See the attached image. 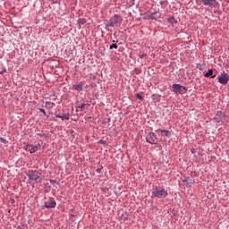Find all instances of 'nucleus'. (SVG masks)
<instances>
[{"label":"nucleus","instance_id":"nucleus-1","mask_svg":"<svg viewBox=\"0 0 229 229\" xmlns=\"http://www.w3.org/2000/svg\"><path fill=\"white\" fill-rule=\"evenodd\" d=\"M123 24V17L119 14H114L112 16L107 23H106V30L107 31L110 30L109 28H117Z\"/></svg>","mask_w":229,"mask_h":229},{"label":"nucleus","instance_id":"nucleus-2","mask_svg":"<svg viewBox=\"0 0 229 229\" xmlns=\"http://www.w3.org/2000/svg\"><path fill=\"white\" fill-rule=\"evenodd\" d=\"M26 176L29 177L30 182H38V183H42L45 176H42V173L37 170H29L26 172Z\"/></svg>","mask_w":229,"mask_h":229},{"label":"nucleus","instance_id":"nucleus-3","mask_svg":"<svg viewBox=\"0 0 229 229\" xmlns=\"http://www.w3.org/2000/svg\"><path fill=\"white\" fill-rule=\"evenodd\" d=\"M167 191L162 186H156L152 191L151 198L164 199L167 198Z\"/></svg>","mask_w":229,"mask_h":229},{"label":"nucleus","instance_id":"nucleus-4","mask_svg":"<svg viewBox=\"0 0 229 229\" xmlns=\"http://www.w3.org/2000/svg\"><path fill=\"white\" fill-rule=\"evenodd\" d=\"M217 80L222 85H227L229 81V74L225 72H223L220 73V75L217 76Z\"/></svg>","mask_w":229,"mask_h":229},{"label":"nucleus","instance_id":"nucleus-5","mask_svg":"<svg viewBox=\"0 0 229 229\" xmlns=\"http://www.w3.org/2000/svg\"><path fill=\"white\" fill-rule=\"evenodd\" d=\"M146 140L149 144H158V138L155 134V132H149L146 136Z\"/></svg>","mask_w":229,"mask_h":229},{"label":"nucleus","instance_id":"nucleus-6","mask_svg":"<svg viewBox=\"0 0 229 229\" xmlns=\"http://www.w3.org/2000/svg\"><path fill=\"white\" fill-rule=\"evenodd\" d=\"M45 208H55L56 207V200H55V198L50 197L47 200L44 202Z\"/></svg>","mask_w":229,"mask_h":229},{"label":"nucleus","instance_id":"nucleus-7","mask_svg":"<svg viewBox=\"0 0 229 229\" xmlns=\"http://www.w3.org/2000/svg\"><path fill=\"white\" fill-rule=\"evenodd\" d=\"M226 118V114L223 113L222 111H217L214 121L216 123V124H220V123H223V120Z\"/></svg>","mask_w":229,"mask_h":229},{"label":"nucleus","instance_id":"nucleus-8","mask_svg":"<svg viewBox=\"0 0 229 229\" xmlns=\"http://www.w3.org/2000/svg\"><path fill=\"white\" fill-rule=\"evenodd\" d=\"M173 89L175 94H184V92L187 90L185 87L180 84H173Z\"/></svg>","mask_w":229,"mask_h":229},{"label":"nucleus","instance_id":"nucleus-9","mask_svg":"<svg viewBox=\"0 0 229 229\" xmlns=\"http://www.w3.org/2000/svg\"><path fill=\"white\" fill-rule=\"evenodd\" d=\"M203 4L204 6L216 7L219 4V2L216 0H204Z\"/></svg>","mask_w":229,"mask_h":229},{"label":"nucleus","instance_id":"nucleus-10","mask_svg":"<svg viewBox=\"0 0 229 229\" xmlns=\"http://www.w3.org/2000/svg\"><path fill=\"white\" fill-rule=\"evenodd\" d=\"M147 17H148V19H152V21H158V19H160L162 15L160 14V13L156 12L148 14Z\"/></svg>","mask_w":229,"mask_h":229},{"label":"nucleus","instance_id":"nucleus-11","mask_svg":"<svg viewBox=\"0 0 229 229\" xmlns=\"http://www.w3.org/2000/svg\"><path fill=\"white\" fill-rule=\"evenodd\" d=\"M182 182L185 183L186 187H191V185L194 183V179H191V177H185L182 179Z\"/></svg>","mask_w":229,"mask_h":229},{"label":"nucleus","instance_id":"nucleus-12","mask_svg":"<svg viewBox=\"0 0 229 229\" xmlns=\"http://www.w3.org/2000/svg\"><path fill=\"white\" fill-rule=\"evenodd\" d=\"M30 154L33 155V153H37V151H38V149H40V143L37 144V145H31V147L30 148Z\"/></svg>","mask_w":229,"mask_h":229},{"label":"nucleus","instance_id":"nucleus-13","mask_svg":"<svg viewBox=\"0 0 229 229\" xmlns=\"http://www.w3.org/2000/svg\"><path fill=\"white\" fill-rule=\"evenodd\" d=\"M55 116L56 117H58L59 119H62V121H69V118L71 117V114H55Z\"/></svg>","mask_w":229,"mask_h":229},{"label":"nucleus","instance_id":"nucleus-14","mask_svg":"<svg viewBox=\"0 0 229 229\" xmlns=\"http://www.w3.org/2000/svg\"><path fill=\"white\" fill-rule=\"evenodd\" d=\"M205 78H216V75L214 74V70L209 69L208 72L204 74Z\"/></svg>","mask_w":229,"mask_h":229},{"label":"nucleus","instance_id":"nucleus-15","mask_svg":"<svg viewBox=\"0 0 229 229\" xmlns=\"http://www.w3.org/2000/svg\"><path fill=\"white\" fill-rule=\"evenodd\" d=\"M74 90H77L78 92H81L83 90V82H80L77 85L73 86Z\"/></svg>","mask_w":229,"mask_h":229},{"label":"nucleus","instance_id":"nucleus-16","mask_svg":"<svg viewBox=\"0 0 229 229\" xmlns=\"http://www.w3.org/2000/svg\"><path fill=\"white\" fill-rule=\"evenodd\" d=\"M197 69H199V71H205V69H207V64H197Z\"/></svg>","mask_w":229,"mask_h":229},{"label":"nucleus","instance_id":"nucleus-17","mask_svg":"<svg viewBox=\"0 0 229 229\" xmlns=\"http://www.w3.org/2000/svg\"><path fill=\"white\" fill-rule=\"evenodd\" d=\"M167 21L169 22V24H177L178 23V21H176L174 19V17H170L167 19Z\"/></svg>","mask_w":229,"mask_h":229},{"label":"nucleus","instance_id":"nucleus-18","mask_svg":"<svg viewBox=\"0 0 229 229\" xmlns=\"http://www.w3.org/2000/svg\"><path fill=\"white\" fill-rule=\"evenodd\" d=\"M56 104H55L54 102H49V101H47L46 102V107L47 108H53Z\"/></svg>","mask_w":229,"mask_h":229},{"label":"nucleus","instance_id":"nucleus-19","mask_svg":"<svg viewBox=\"0 0 229 229\" xmlns=\"http://www.w3.org/2000/svg\"><path fill=\"white\" fill-rule=\"evenodd\" d=\"M162 133H165V137L169 139L171 137V131H165V130H161Z\"/></svg>","mask_w":229,"mask_h":229},{"label":"nucleus","instance_id":"nucleus-20","mask_svg":"<svg viewBox=\"0 0 229 229\" xmlns=\"http://www.w3.org/2000/svg\"><path fill=\"white\" fill-rule=\"evenodd\" d=\"M30 148H31V144L24 146L23 149H25V151H29V153H30Z\"/></svg>","mask_w":229,"mask_h":229},{"label":"nucleus","instance_id":"nucleus-21","mask_svg":"<svg viewBox=\"0 0 229 229\" xmlns=\"http://www.w3.org/2000/svg\"><path fill=\"white\" fill-rule=\"evenodd\" d=\"M117 47H118V46L115 43H114V44L110 45L109 49H117Z\"/></svg>","mask_w":229,"mask_h":229},{"label":"nucleus","instance_id":"nucleus-22","mask_svg":"<svg viewBox=\"0 0 229 229\" xmlns=\"http://www.w3.org/2000/svg\"><path fill=\"white\" fill-rule=\"evenodd\" d=\"M136 98L137 99H140L142 101V99H144V97H142V95H140V93L136 94Z\"/></svg>","mask_w":229,"mask_h":229},{"label":"nucleus","instance_id":"nucleus-23","mask_svg":"<svg viewBox=\"0 0 229 229\" xmlns=\"http://www.w3.org/2000/svg\"><path fill=\"white\" fill-rule=\"evenodd\" d=\"M50 183L53 185L56 183V185H60V182H58L56 180H49Z\"/></svg>","mask_w":229,"mask_h":229},{"label":"nucleus","instance_id":"nucleus-24","mask_svg":"<svg viewBox=\"0 0 229 229\" xmlns=\"http://www.w3.org/2000/svg\"><path fill=\"white\" fill-rule=\"evenodd\" d=\"M0 141L3 142L4 144H8V140L4 138H0Z\"/></svg>","mask_w":229,"mask_h":229},{"label":"nucleus","instance_id":"nucleus-25","mask_svg":"<svg viewBox=\"0 0 229 229\" xmlns=\"http://www.w3.org/2000/svg\"><path fill=\"white\" fill-rule=\"evenodd\" d=\"M98 143H99V144H103V146H106V140H100L98 141Z\"/></svg>","mask_w":229,"mask_h":229},{"label":"nucleus","instance_id":"nucleus-26","mask_svg":"<svg viewBox=\"0 0 229 229\" xmlns=\"http://www.w3.org/2000/svg\"><path fill=\"white\" fill-rule=\"evenodd\" d=\"M87 104H85V103H83V104H81V106H77V108H81V110H83V108H85V106H86Z\"/></svg>","mask_w":229,"mask_h":229},{"label":"nucleus","instance_id":"nucleus-27","mask_svg":"<svg viewBox=\"0 0 229 229\" xmlns=\"http://www.w3.org/2000/svg\"><path fill=\"white\" fill-rule=\"evenodd\" d=\"M159 4H161V6H164V4L165 5L167 4V1L162 0V1L159 2Z\"/></svg>","mask_w":229,"mask_h":229},{"label":"nucleus","instance_id":"nucleus-28","mask_svg":"<svg viewBox=\"0 0 229 229\" xmlns=\"http://www.w3.org/2000/svg\"><path fill=\"white\" fill-rule=\"evenodd\" d=\"M38 110H39V112H42V114H44V115H47V114H46V109H44V108H39Z\"/></svg>","mask_w":229,"mask_h":229},{"label":"nucleus","instance_id":"nucleus-29","mask_svg":"<svg viewBox=\"0 0 229 229\" xmlns=\"http://www.w3.org/2000/svg\"><path fill=\"white\" fill-rule=\"evenodd\" d=\"M103 169L102 168H98L97 170H96V172L98 173V174H101V171H102Z\"/></svg>","mask_w":229,"mask_h":229},{"label":"nucleus","instance_id":"nucleus-30","mask_svg":"<svg viewBox=\"0 0 229 229\" xmlns=\"http://www.w3.org/2000/svg\"><path fill=\"white\" fill-rule=\"evenodd\" d=\"M6 72V68H4L3 71H0V74H4Z\"/></svg>","mask_w":229,"mask_h":229},{"label":"nucleus","instance_id":"nucleus-31","mask_svg":"<svg viewBox=\"0 0 229 229\" xmlns=\"http://www.w3.org/2000/svg\"><path fill=\"white\" fill-rule=\"evenodd\" d=\"M144 56H146V54L140 55V58L142 59V58H144Z\"/></svg>","mask_w":229,"mask_h":229},{"label":"nucleus","instance_id":"nucleus-32","mask_svg":"<svg viewBox=\"0 0 229 229\" xmlns=\"http://www.w3.org/2000/svg\"><path fill=\"white\" fill-rule=\"evenodd\" d=\"M81 24H85V22H86V21L83 19V20H81Z\"/></svg>","mask_w":229,"mask_h":229}]
</instances>
